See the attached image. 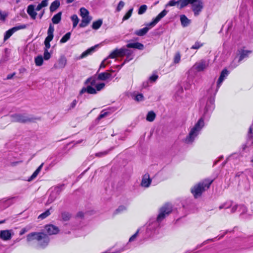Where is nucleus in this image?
<instances>
[{"label": "nucleus", "instance_id": "20e7f679", "mask_svg": "<svg viewBox=\"0 0 253 253\" xmlns=\"http://www.w3.org/2000/svg\"><path fill=\"white\" fill-rule=\"evenodd\" d=\"M212 182V180L206 179L192 188L191 189V193L195 198L199 197L204 191L209 188Z\"/></svg>", "mask_w": 253, "mask_h": 253}, {"label": "nucleus", "instance_id": "4d7b16f0", "mask_svg": "<svg viewBox=\"0 0 253 253\" xmlns=\"http://www.w3.org/2000/svg\"><path fill=\"white\" fill-rule=\"evenodd\" d=\"M158 76L156 74H153L149 78V81L151 82H155L158 79Z\"/></svg>", "mask_w": 253, "mask_h": 253}, {"label": "nucleus", "instance_id": "69168bd1", "mask_svg": "<svg viewBox=\"0 0 253 253\" xmlns=\"http://www.w3.org/2000/svg\"><path fill=\"white\" fill-rule=\"evenodd\" d=\"M107 61V59H105L101 63L100 65V69L104 68L106 67V65L105 64L106 61Z\"/></svg>", "mask_w": 253, "mask_h": 253}, {"label": "nucleus", "instance_id": "49530a36", "mask_svg": "<svg viewBox=\"0 0 253 253\" xmlns=\"http://www.w3.org/2000/svg\"><path fill=\"white\" fill-rule=\"evenodd\" d=\"M240 157V155L238 153H233L232 154H231V155H230L227 159H226V161L223 163V166H224L225 163L228 161H229V160L231 159L232 158H234V157H236V158H239Z\"/></svg>", "mask_w": 253, "mask_h": 253}, {"label": "nucleus", "instance_id": "de8ad7c7", "mask_svg": "<svg viewBox=\"0 0 253 253\" xmlns=\"http://www.w3.org/2000/svg\"><path fill=\"white\" fill-rule=\"evenodd\" d=\"M247 10V7L244 4H242L240 8V14L241 15H243L245 14Z\"/></svg>", "mask_w": 253, "mask_h": 253}, {"label": "nucleus", "instance_id": "f704fd0d", "mask_svg": "<svg viewBox=\"0 0 253 253\" xmlns=\"http://www.w3.org/2000/svg\"><path fill=\"white\" fill-rule=\"evenodd\" d=\"M156 117V115L153 111H150L148 113L146 117V120L149 122H153Z\"/></svg>", "mask_w": 253, "mask_h": 253}, {"label": "nucleus", "instance_id": "b1692460", "mask_svg": "<svg viewBox=\"0 0 253 253\" xmlns=\"http://www.w3.org/2000/svg\"><path fill=\"white\" fill-rule=\"evenodd\" d=\"M149 29L150 28L145 27L142 29L135 31L134 34L138 36H143L148 32Z\"/></svg>", "mask_w": 253, "mask_h": 253}, {"label": "nucleus", "instance_id": "473e14b6", "mask_svg": "<svg viewBox=\"0 0 253 253\" xmlns=\"http://www.w3.org/2000/svg\"><path fill=\"white\" fill-rule=\"evenodd\" d=\"M51 209V208H50L49 209L45 211L40 214L38 216V219H43L47 217L50 214V211Z\"/></svg>", "mask_w": 253, "mask_h": 253}, {"label": "nucleus", "instance_id": "393cba45", "mask_svg": "<svg viewBox=\"0 0 253 253\" xmlns=\"http://www.w3.org/2000/svg\"><path fill=\"white\" fill-rule=\"evenodd\" d=\"M95 46L91 47V48L87 49L85 51L82 53V54L80 55L79 59H82L84 58L88 55L91 54L95 50Z\"/></svg>", "mask_w": 253, "mask_h": 253}, {"label": "nucleus", "instance_id": "1a4fd4ad", "mask_svg": "<svg viewBox=\"0 0 253 253\" xmlns=\"http://www.w3.org/2000/svg\"><path fill=\"white\" fill-rule=\"evenodd\" d=\"M128 51V50L126 48L114 50L110 53L109 56L106 58L107 59V61L105 62L106 65H107L111 63V61L109 60V58H115L117 56H123L127 54Z\"/></svg>", "mask_w": 253, "mask_h": 253}, {"label": "nucleus", "instance_id": "6e6d98bb", "mask_svg": "<svg viewBox=\"0 0 253 253\" xmlns=\"http://www.w3.org/2000/svg\"><path fill=\"white\" fill-rule=\"evenodd\" d=\"M177 4V1H175L173 0H170L165 6L166 7L168 6H172Z\"/></svg>", "mask_w": 253, "mask_h": 253}, {"label": "nucleus", "instance_id": "4468645a", "mask_svg": "<svg viewBox=\"0 0 253 253\" xmlns=\"http://www.w3.org/2000/svg\"><path fill=\"white\" fill-rule=\"evenodd\" d=\"M203 8V3L201 1H199L196 3L192 4V9L194 12V15L197 16L199 15Z\"/></svg>", "mask_w": 253, "mask_h": 253}, {"label": "nucleus", "instance_id": "7ed1b4c3", "mask_svg": "<svg viewBox=\"0 0 253 253\" xmlns=\"http://www.w3.org/2000/svg\"><path fill=\"white\" fill-rule=\"evenodd\" d=\"M34 240L37 241V246L40 248H44L48 244L49 238L48 235L43 232H32L27 235L28 242Z\"/></svg>", "mask_w": 253, "mask_h": 253}, {"label": "nucleus", "instance_id": "7c9ffc66", "mask_svg": "<svg viewBox=\"0 0 253 253\" xmlns=\"http://www.w3.org/2000/svg\"><path fill=\"white\" fill-rule=\"evenodd\" d=\"M109 114H110V113L109 112L106 111L105 110H102L100 114L97 118L96 121L98 122L101 119L109 116Z\"/></svg>", "mask_w": 253, "mask_h": 253}, {"label": "nucleus", "instance_id": "2f4dec72", "mask_svg": "<svg viewBox=\"0 0 253 253\" xmlns=\"http://www.w3.org/2000/svg\"><path fill=\"white\" fill-rule=\"evenodd\" d=\"M14 33L15 31L13 28L7 31L4 34V41H5L8 39Z\"/></svg>", "mask_w": 253, "mask_h": 253}, {"label": "nucleus", "instance_id": "a878e982", "mask_svg": "<svg viewBox=\"0 0 253 253\" xmlns=\"http://www.w3.org/2000/svg\"><path fill=\"white\" fill-rule=\"evenodd\" d=\"M61 12H59L56 14L54 15L51 19L52 23L55 24H58L61 21Z\"/></svg>", "mask_w": 253, "mask_h": 253}, {"label": "nucleus", "instance_id": "c85d7f7f", "mask_svg": "<svg viewBox=\"0 0 253 253\" xmlns=\"http://www.w3.org/2000/svg\"><path fill=\"white\" fill-rule=\"evenodd\" d=\"M251 53L250 51L249 50H241L240 51V57L239 59V61H241L245 58H246L248 56L249 54Z\"/></svg>", "mask_w": 253, "mask_h": 253}, {"label": "nucleus", "instance_id": "a19ab883", "mask_svg": "<svg viewBox=\"0 0 253 253\" xmlns=\"http://www.w3.org/2000/svg\"><path fill=\"white\" fill-rule=\"evenodd\" d=\"M133 11V8H130L124 15L123 18V21H125L128 19L132 15V13Z\"/></svg>", "mask_w": 253, "mask_h": 253}, {"label": "nucleus", "instance_id": "603ef678", "mask_svg": "<svg viewBox=\"0 0 253 253\" xmlns=\"http://www.w3.org/2000/svg\"><path fill=\"white\" fill-rule=\"evenodd\" d=\"M7 16V13L6 12H2L0 10V20L4 21Z\"/></svg>", "mask_w": 253, "mask_h": 253}, {"label": "nucleus", "instance_id": "09e8293b", "mask_svg": "<svg viewBox=\"0 0 253 253\" xmlns=\"http://www.w3.org/2000/svg\"><path fill=\"white\" fill-rule=\"evenodd\" d=\"M27 28V25L25 24L21 25L19 26H17L15 27H13V29H14L15 32H16L18 30H21V29H24Z\"/></svg>", "mask_w": 253, "mask_h": 253}, {"label": "nucleus", "instance_id": "f3484780", "mask_svg": "<svg viewBox=\"0 0 253 253\" xmlns=\"http://www.w3.org/2000/svg\"><path fill=\"white\" fill-rule=\"evenodd\" d=\"M12 234L11 230H5L0 231V238L3 240H9L11 238Z\"/></svg>", "mask_w": 253, "mask_h": 253}, {"label": "nucleus", "instance_id": "0eeeda50", "mask_svg": "<svg viewBox=\"0 0 253 253\" xmlns=\"http://www.w3.org/2000/svg\"><path fill=\"white\" fill-rule=\"evenodd\" d=\"M160 222L155 218H151L146 224V234L150 236L155 232L160 226Z\"/></svg>", "mask_w": 253, "mask_h": 253}, {"label": "nucleus", "instance_id": "5fc2aeb1", "mask_svg": "<svg viewBox=\"0 0 253 253\" xmlns=\"http://www.w3.org/2000/svg\"><path fill=\"white\" fill-rule=\"evenodd\" d=\"M54 31V26L51 24H50L48 29L47 30V34L53 35Z\"/></svg>", "mask_w": 253, "mask_h": 253}, {"label": "nucleus", "instance_id": "6e6552de", "mask_svg": "<svg viewBox=\"0 0 253 253\" xmlns=\"http://www.w3.org/2000/svg\"><path fill=\"white\" fill-rule=\"evenodd\" d=\"M11 121L19 123H27L32 121V119L26 114H15L10 116Z\"/></svg>", "mask_w": 253, "mask_h": 253}, {"label": "nucleus", "instance_id": "f03ea898", "mask_svg": "<svg viewBox=\"0 0 253 253\" xmlns=\"http://www.w3.org/2000/svg\"><path fill=\"white\" fill-rule=\"evenodd\" d=\"M96 78L92 77L88 79L85 82L86 87H84L80 91L79 95L87 92L88 94H95L97 93V91H100L102 89L105 84L103 83L96 84Z\"/></svg>", "mask_w": 253, "mask_h": 253}, {"label": "nucleus", "instance_id": "6ab92c4d", "mask_svg": "<svg viewBox=\"0 0 253 253\" xmlns=\"http://www.w3.org/2000/svg\"><path fill=\"white\" fill-rule=\"evenodd\" d=\"M112 79V75L108 72H103L98 74L97 79L101 81L111 80Z\"/></svg>", "mask_w": 253, "mask_h": 253}, {"label": "nucleus", "instance_id": "ea45409f", "mask_svg": "<svg viewBox=\"0 0 253 253\" xmlns=\"http://www.w3.org/2000/svg\"><path fill=\"white\" fill-rule=\"evenodd\" d=\"M71 33L68 32L66 33L60 40V42L61 43H65L67 42L70 38L71 37Z\"/></svg>", "mask_w": 253, "mask_h": 253}, {"label": "nucleus", "instance_id": "58836bf2", "mask_svg": "<svg viewBox=\"0 0 253 253\" xmlns=\"http://www.w3.org/2000/svg\"><path fill=\"white\" fill-rule=\"evenodd\" d=\"M71 217V215L68 212H63L61 213V217L63 220L68 221Z\"/></svg>", "mask_w": 253, "mask_h": 253}, {"label": "nucleus", "instance_id": "37998d69", "mask_svg": "<svg viewBox=\"0 0 253 253\" xmlns=\"http://www.w3.org/2000/svg\"><path fill=\"white\" fill-rule=\"evenodd\" d=\"M147 8V6L146 5H145V4L142 5L141 6H140V7H139V8L138 9V13L140 15L146 12Z\"/></svg>", "mask_w": 253, "mask_h": 253}, {"label": "nucleus", "instance_id": "a18cd8bd", "mask_svg": "<svg viewBox=\"0 0 253 253\" xmlns=\"http://www.w3.org/2000/svg\"><path fill=\"white\" fill-rule=\"evenodd\" d=\"M238 207H227L225 208L226 212L229 213V211L231 213H234L237 210Z\"/></svg>", "mask_w": 253, "mask_h": 253}, {"label": "nucleus", "instance_id": "680f3d73", "mask_svg": "<svg viewBox=\"0 0 253 253\" xmlns=\"http://www.w3.org/2000/svg\"><path fill=\"white\" fill-rule=\"evenodd\" d=\"M48 0H43L41 3H40V4L42 5V7H46L48 5Z\"/></svg>", "mask_w": 253, "mask_h": 253}, {"label": "nucleus", "instance_id": "cd10ccee", "mask_svg": "<svg viewBox=\"0 0 253 253\" xmlns=\"http://www.w3.org/2000/svg\"><path fill=\"white\" fill-rule=\"evenodd\" d=\"M60 6V2L56 0L54 1L51 4L50 6V10L51 12H53L55 10H56Z\"/></svg>", "mask_w": 253, "mask_h": 253}, {"label": "nucleus", "instance_id": "2eb2a0df", "mask_svg": "<svg viewBox=\"0 0 253 253\" xmlns=\"http://www.w3.org/2000/svg\"><path fill=\"white\" fill-rule=\"evenodd\" d=\"M152 182V179L150 177L148 173L145 174L142 178L140 185L144 188H148Z\"/></svg>", "mask_w": 253, "mask_h": 253}, {"label": "nucleus", "instance_id": "dca6fc26", "mask_svg": "<svg viewBox=\"0 0 253 253\" xmlns=\"http://www.w3.org/2000/svg\"><path fill=\"white\" fill-rule=\"evenodd\" d=\"M45 230L47 233L50 235H54L57 234L59 230L58 228L53 225H47L45 226Z\"/></svg>", "mask_w": 253, "mask_h": 253}, {"label": "nucleus", "instance_id": "9d476101", "mask_svg": "<svg viewBox=\"0 0 253 253\" xmlns=\"http://www.w3.org/2000/svg\"><path fill=\"white\" fill-rule=\"evenodd\" d=\"M172 211V207H162V208L160 209L159 213L156 219L160 222Z\"/></svg>", "mask_w": 253, "mask_h": 253}, {"label": "nucleus", "instance_id": "13d9d810", "mask_svg": "<svg viewBox=\"0 0 253 253\" xmlns=\"http://www.w3.org/2000/svg\"><path fill=\"white\" fill-rule=\"evenodd\" d=\"M77 102H78V101L77 100H76V99L74 100L72 102V103L70 104L69 109L70 110H71V109H73V108H74L75 107V106H76Z\"/></svg>", "mask_w": 253, "mask_h": 253}, {"label": "nucleus", "instance_id": "3c124183", "mask_svg": "<svg viewBox=\"0 0 253 253\" xmlns=\"http://www.w3.org/2000/svg\"><path fill=\"white\" fill-rule=\"evenodd\" d=\"M125 5V2L123 1H120L117 7L116 11H121Z\"/></svg>", "mask_w": 253, "mask_h": 253}, {"label": "nucleus", "instance_id": "f257e3e1", "mask_svg": "<svg viewBox=\"0 0 253 253\" xmlns=\"http://www.w3.org/2000/svg\"><path fill=\"white\" fill-rule=\"evenodd\" d=\"M208 94L210 96L206 103L203 117L200 118L195 126L191 128L188 135L183 140L185 143L190 144L194 141L204 126V118L206 117L207 115L211 113L214 109V103L215 95H214V92H209L208 90Z\"/></svg>", "mask_w": 253, "mask_h": 253}, {"label": "nucleus", "instance_id": "79ce46f5", "mask_svg": "<svg viewBox=\"0 0 253 253\" xmlns=\"http://www.w3.org/2000/svg\"><path fill=\"white\" fill-rule=\"evenodd\" d=\"M181 59V55L179 52L175 53L173 58V62L175 64H178L180 62Z\"/></svg>", "mask_w": 253, "mask_h": 253}, {"label": "nucleus", "instance_id": "052dcab7", "mask_svg": "<svg viewBox=\"0 0 253 253\" xmlns=\"http://www.w3.org/2000/svg\"><path fill=\"white\" fill-rule=\"evenodd\" d=\"M139 231V230L138 229L136 232L135 234H134L132 236H131V237L129 239V242H132L136 238L138 235Z\"/></svg>", "mask_w": 253, "mask_h": 253}, {"label": "nucleus", "instance_id": "72a5a7b5", "mask_svg": "<svg viewBox=\"0 0 253 253\" xmlns=\"http://www.w3.org/2000/svg\"><path fill=\"white\" fill-rule=\"evenodd\" d=\"M43 57L41 55H39L35 57V62L37 66H41L43 64Z\"/></svg>", "mask_w": 253, "mask_h": 253}, {"label": "nucleus", "instance_id": "8fccbe9b", "mask_svg": "<svg viewBox=\"0 0 253 253\" xmlns=\"http://www.w3.org/2000/svg\"><path fill=\"white\" fill-rule=\"evenodd\" d=\"M240 208V211H242V214H247L249 215H251V213L248 212L246 207H239Z\"/></svg>", "mask_w": 253, "mask_h": 253}, {"label": "nucleus", "instance_id": "9b49d317", "mask_svg": "<svg viewBox=\"0 0 253 253\" xmlns=\"http://www.w3.org/2000/svg\"><path fill=\"white\" fill-rule=\"evenodd\" d=\"M168 11L166 9L163 10L161 13H160L150 23L146 24V27L151 28L155 26L157 23H158L164 17H165L168 13Z\"/></svg>", "mask_w": 253, "mask_h": 253}, {"label": "nucleus", "instance_id": "bb28decb", "mask_svg": "<svg viewBox=\"0 0 253 253\" xmlns=\"http://www.w3.org/2000/svg\"><path fill=\"white\" fill-rule=\"evenodd\" d=\"M103 21L102 19H98L97 21H94L92 24V28L94 30H98L102 25Z\"/></svg>", "mask_w": 253, "mask_h": 253}, {"label": "nucleus", "instance_id": "4be33fe9", "mask_svg": "<svg viewBox=\"0 0 253 253\" xmlns=\"http://www.w3.org/2000/svg\"><path fill=\"white\" fill-rule=\"evenodd\" d=\"M16 200L15 198H11L8 199H3L0 200V205H12L15 204L14 201Z\"/></svg>", "mask_w": 253, "mask_h": 253}, {"label": "nucleus", "instance_id": "4c0bfd02", "mask_svg": "<svg viewBox=\"0 0 253 253\" xmlns=\"http://www.w3.org/2000/svg\"><path fill=\"white\" fill-rule=\"evenodd\" d=\"M132 97L134 100L137 102L142 101L144 100V96L141 93L136 95H133Z\"/></svg>", "mask_w": 253, "mask_h": 253}, {"label": "nucleus", "instance_id": "c03bdc74", "mask_svg": "<svg viewBox=\"0 0 253 253\" xmlns=\"http://www.w3.org/2000/svg\"><path fill=\"white\" fill-rule=\"evenodd\" d=\"M203 45V43L200 42H196L194 45H193L191 48L193 49H198Z\"/></svg>", "mask_w": 253, "mask_h": 253}, {"label": "nucleus", "instance_id": "5701e85b", "mask_svg": "<svg viewBox=\"0 0 253 253\" xmlns=\"http://www.w3.org/2000/svg\"><path fill=\"white\" fill-rule=\"evenodd\" d=\"M180 19L181 25L184 27L188 26L190 23V20L185 15H181Z\"/></svg>", "mask_w": 253, "mask_h": 253}, {"label": "nucleus", "instance_id": "f8f14e48", "mask_svg": "<svg viewBox=\"0 0 253 253\" xmlns=\"http://www.w3.org/2000/svg\"><path fill=\"white\" fill-rule=\"evenodd\" d=\"M208 63L204 60H201L196 63L192 68L191 70H196L198 72L203 71L208 66Z\"/></svg>", "mask_w": 253, "mask_h": 253}, {"label": "nucleus", "instance_id": "864d4df0", "mask_svg": "<svg viewBox=\"0 0 253 253\" xmlns=\"http://www.w3.org/2000/svg\"><path fill=\"white\" fill-rule=\"evenodd\" d=\"M51 57L50 53L48 52L47 50H44V54H43V57L44 59L46 60H48Z\"/></svg>", "mask_w": 253, "mask_h": 253}, {"label": "nucleus", "instance_id": "338daca9", "mask_svg": "<svg viewBox=\"0 0 253 253\" xmlns=\"http://www.w3.org/2000/svg\"><path fill=\"white\" fill-rule=\"evenodd\" d=\"M106 154H107V152L104 151V152H99V153H96L95 156L97 157H102L103 156L105 155Z\"/></svg>", "mask_w": 253, "mask_h": 253}, {"label": "nucleus", "instance_id": "ddd939ff", "mask_svg": "<svg viewBox=\"0 0 253 253\" xmlns=\"http://www.w3.org/2000/svg\"><path fill=\"white\" fill-rule=\"evenodd\" d=\"M67 64V59L64 55H61L54 64L53 67L56 69H63Z\"/></svg>", "mask_w": 253, "mask_h": 253}, {"label": "nucleus", "instance_id": "bf43d9fd", "mask_svg": "<svg viewBox=\"0 0 253 253\" xmlns=\"http://www.w3.org/2000/svg\"><path fill=\"white\" fill-rule=\"evenodd\" d=\"M53 38V35L47 34V36L45 38L44 42H50Z\"/></svg>", "mask_w": 253, "mask_h": 253}, {"label": "nucleus", "instance_id": "423d86ee", "mask_svg": "<svg viewBox=\"0 0 253 253\" xmlns=\"http://www.w3.org/2000/svg\"><path fill=\"white\" fill-rule=\"evenodd\" d=\"M64 185H61L50 189L48 192L49 195L46 204H51L63 190Z\"/></svg>", "mask_w": 253, "mask_h": 253}, {"label": "nucleus", "instance_id": "0e129e2a", "mask_svg": "<svg viewBox=\"0 0 253 253\" xmlns=\"http://www.w3.org/2000/svg\"><path fill=\"white\" fill-rule=\"evenodd\" d=\"M44 45H45L44 50H48V49L50 48V42H44Z\"/></svg>", "mask_w": 253, "mask_h": 253}, {"label": "nucleus", "instance_id": "774afa93", "mask_svg": "<svg viewBox=\"0 0 253 253\" xmlns=\"http://www.w3.org/2000/svg\"><path fill=\"white\" fill-rule=\"evenodd\" d=\"M28 231V229L26 228H22L20 231L19 234L20 235H22L25 234L26 232Z\"/></svg>", "mask_w": 253, "mask_h": 253}, {"label": "nucleus", "instance_id": "412c9836", "mask_svg": "<svg viewBox=\"0 0 253 253\" xmlns=\"http://www.w3.org/2000/svg\"><path fill=\"white\" fill-rule=\"evenodd\" d=\"M127 48H133L142 50L144 48V45L140 42H133L129 43L126 45Z\"/></svg>", "mask_w": 253, "mask_h": 253}, {"label": "nucleus", "instance_id": "39448f33", "mask_svg": "<svg viewBox=\"0 0 253 253\" xmlns=\"http://www.w3.org/2000/svg\"><path fill=\"white\" fill-rule=\"evenodd\" d=\"M229 74L228 71L225 69L223 70L220 75V76L217 80L216 87H214V84H213L211 86V87L209 89V92L211 91L214 92V95H215L217 92L218 90V89L220 87L222 83L224 81V80L227 78Z\"/></svg>", "mask_w": 253, "mask_h": 253}, {"label": "nucleus", "instance_id": "aec40b11", "mask_svg": "<svg viewBox=\"0 0 253 253\" xmlns=\"http://www.w3.org/2000/svg\"><path fill=\"white\" fill-rule=\"evenodd\" d=\"M81 23L79 24V26L81 28H84L87 26L90 22L92 19V17L90 16H84V18H82Z\"/></svg>", "mask_w": 253, "mask_h": 253}, {"label": "nucleus", "instance_id": "c9c22d12", "mask_svg": "<svg viewBox=\"0 0 253 253\" xmlns=\"http://www.w3.org/2000/svg\"><path fill=\"white\" fill-rule=\"evenodd\" d=\"M80 16L82 18H84V16H87L89 15V11L84 7H81L80 9Z\"/></svg>", "mask_w": 253, "mask_h": 253}, {"label": "nucleus", "instance_id": "c756f323", "mask_svg": "<svg viewBox=\"0 0 253 253\" xmlns=\"http://www.w3.org/2000/svg\"><path fill=\"white\" fill-rule=\"evenodd\" d=\"M190 3V0H179L177 1V5L180 8H182Z\"/></svg>", "mask_w": 253, "mask_h": 253}, {"label": "nucleus", "instance_id": "e433bc0d", "mask_svg": "<svg viewBox=\"0 0 253 253\" xmlns=\"http://www.w3.org/2000/svg\"><path fill=\"white\" fill-rule=\"evenodd\" d=\"M71 20L73 22V28H75L77 25H78L79 22V19L77 15L74 14L71 17Z\"/></svg>", "mask_w": 253, "mask_h": 253}, {"label": "nucleus", "instance_id": "e2e57ef3", "mask_svg": "<svg viewBox=\"0 0 253 253\" xmlns=\"http://www.w3.org/2000/svg\"><path fill=\"white\" fill-rule=\"evenodd\" d=\"M43 165V163H42L34 172H35V173L39 174V173H40V172L41 171V170L42 168Z\"/></svg>", "mask_w": 253, "mask_h": 253}, {"label": "nucleus", "instance_id": "a211bd4d", "mask_svg": "<svg viewBox=\"0 0 253 253\" xmlns=\"http://www.w3.org/2000/svg\"><path fill=\"white\" fill-rule=\"evenodd\" d=\"M27 12L32 19H35L37 15V13L35 9V6L33 4L28 5Z\"/></svg>", "mask_w": 253, "mask_h": 253}]
</instances>
